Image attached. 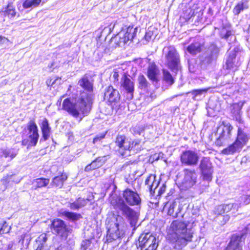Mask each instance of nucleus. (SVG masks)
<instances>
[{
	"instance_id": "nucleus-23",
	"label": "nucleus",
	"mask_w": 250,
	"mask_h": 250,
	"mask_svg": "<svg viewBox=\"0 0 250 250\" xmlns=\"http://www.w3.org/2000/svg\"><path fill=\"white\" fill-rule=\"evenodd\" d=\"M243 104V103L240 102L233 104L230 107L232 117L239 122L241 121V112Z\"/></svg>"
},
{
	"instance_id": "nucleus-10",
	"label": "nucleus",
	"mask_w": 250,
	"mask_h": 250,
	"mask_svg": "<svg viewBox=\"0 0 250 250\" xmlns=\"http://www.w3.org/2000/svg\"><path fill=\"white\" fill-rule=\"evenodd\" d=\"M203 179L208 182L212 178L213 167L212 163L208 157H203L201 160L199 167Z\"/></svg>"
},
{
	"instance_id": "nucleus-60",
	"label": "nucleus",
	"mask_w": 250,
	"mask_h": 250,
	"mask_svg": "<svg viewBox=\"0 0 250 250\" xmlns=\"http://www.w3.org/2000/svg\"><path fill=\"white\" fill-rule=\"evenodd\" d=\"M248 30V32L249 33H250V25L249 26Z\"/></svg>"
},
{
	"instance_id": "nucleus-57",
	"label": "nucleus",
	"mask_w": 250,
	"mask_h": 250,
	"mask_svg": "<svg viewBox=\"0 0 250 250\" xmlns=\"http://www.w3.org/2000/svg\"><path fill=\"white\" fill-rule=\"evenodd\" d=\"M56 250H72V249L68 246H60Z\"/></svg>"
},
{
	"instance_id": "nucleus-45",
	"label": "nucleus",
	"mask_w": 250,
	"mask_h": 250,
	"mask_svg": "<svg viewBox=\"0 0 250 250\" xmlns=\"http://www.w3.org/2000/svg\"><path fill=\"white\" fill-rule=\"evenodd\" d=\"M11 229V227H9L5 221L2 224H0V236L2 234L8 233Z\"/></svg>"
},
{
	"instance_id": "nucleus-29",
	"label": "nucleus",
	"mask_w": 250,
	"mask_h": 250,
	"mask_svg": "<svg viewBox=\"0 0 250 250\" xmlns=\"http://www.w3.org/2000/svg\"><path fill=\"white\" fill-rule=\"evenodd\" d=\"M248 2L247 0H242L239 2L233 9L235 15H238L241 12L249 8Z\"/></svg>"
},
{
	"instance_id": "nucleus-28",
	"label": "nucleus",
	"mask_w": 250,
	"mask_h": 250,
	"mask_svg": "<svg viewBox=\"0 0 250 250\" xmlns=\"http://www.w3.org/2000/svg\"><path fill=\"white\" fill-rule=\"evenodd\" d=\"M46 240V234L45 233L41 234L36 240V244L38 246L36 250H47Z\"/></svg>"
},
{
	"instance_id": "nucleus-52",
	"label": "nucleus",
	"mask_w": 250,
	"mask_h": 250,
	"mask_svg": "<svg viewBox=\"0 0 250 250\" xmlns=\"http://www.w3.org/2000/svg\"><path fill=\"white\" fill-rule=\"evenodd\" d=\"M77 201L78 203L80 208H81L85 206L89 200L88 199H84L83 198H79L77 200Z\"/></svg>"
},
{
	"instance_id": "nucleus-55",
	"label": "nucleus",
	"mask_w": 250,
	"mask_h": 250,
	"mask_svg": "<svg viewBox=\"0 0 250 250\" xmlns=\"http://www.w3.org/2000/svg\"><path fill=\"white\" fill-rule=\"evenodd\" d=\"M104 137H105V134L97 136L93 139V143L94 144H95L97 142L100 141L102 139H104Z\"/></svg>"
},
{
	"instance_id": "nucleus-39",
	"label": "nucleus",
	"mask_w": 250,
	"mask_h": 250,
	"mask_svg": "<svg viewBox=\"0 0 250 250\" xmlns=\"http://www.w3.org/2000/svg\"><path fill=\"white\" fill-rule=\"evenodd\" d=\"M157 31L154 27H149L146 32V34L144 37L145 40L146 42L150 41L152 39H155V32Z\"/></svg>"
},
{
	"instance_id": "nucleus-58",
	"label": "nucleus",
	"mask_w": 250,
	"mask_h": 250,
	"mask_svg": "<svg viewBox=\"0 0 250 250\" xmlns=\"http://www.w3.org/2000/svg\"><path fill=\"white\" fill-rule=\"evenodd\" d=\"M119 77V74L118 72L114 71L113 74V78L114 79V82L118 81V78Z\"/></svg>"
},
{
	"instance_id": "nucleus-41",
	"label": "nucleus",
	"mask_w": 250,
	"mask_h": 250,
	"mask_svg": "<svg viewBox=\"0 0 250 250\" xmlns=\"http://www.w3.org/2000/svg\"><path fill=\"white\" fill-rule=\"evenodd\" d=\"M220 37L222 38L225 39L226 40H228L229 38L230 37V39H233L235 40V37L234 36L232 35V32L230 30L227 29L225 28H223L220 31Z\"/></svg>"
},
{
	"instance_id": "nucleus-5",
	"label": "nucleus",
	"mask_w": 250,
	"mask_h": 250,
	"mask_svg": "<svg viewBox=\"0 0 250 250\" xmlns=\"http://www.w3.org/2000/svg\"><path fill=\"white\" fill-rule=\"evenodd\" d=\"M22 145L35 146L39 138L38 126L34 120H30L26 125L22 135Z\"/></svg>"
},
{
	"instance_id": "nucleus-43",
	"label": "nucleus",
	"mask_w": 250,
	"mask_h": 250,
	"mask_svg": "<svg viewBox=\"0 0 250 250\" xmlns=\"http://www.w3.org/2000/svg\"><path fill=\"white\" fill-rule=\"evenodd\" d=\"M208 51L210 52L209 55L215 60L217 58L219 50L215 44H212L208 47Z\"/></svg>"
},
{
	"instance_id": "nucleus-17",
	"label": "nucleus",
	"mask_w": 250,
	"mask_h": 250,
	"mask_svg": "<svg viewBox=\"0 0 250 250\" xmlns=\"http://www.w3.org/2000/svg\"><path fill=\"white\" fill-rule=\"evenodd\" d=\"M104 98L110 104L117 103L120 100V94L118 90L109 86L104 90Z\"/></svg>"
},
{
	"instance_id": "nucleus-33",
	"label": "nucleus",
	"mask_w": 250,
	"mask_h": 250,
	"mask_svg": "<svg viewBox=\"0 0 250 250\" xmlns=\"http://www.w3.org/2000/svg\"><path fill=\"white\" fill-rule=\"evenodd\" d=\"M62 216L67 218L68 220L75 221L82 218V215L77 213L69 212L67 211H62L61 212Z\"/></svg>"
},
{
	"instance_id": "nucleus-2",
	"label": "nucleus",
	"mask_w": 250,
	"mask_h": 250,
	"mask_svg": "<svg viewBox=\"0 0 250 250\" xmlns=\"http://www.w3.org/2000/svg\"><path fill=\"white\" fill-rule=\"evenodd\" d=\"M91 95L81 93L80 99L75 103L71 102L69 99H65L62 103V109L77 118L80 113L84 115L87 114L91 109Z\"/></svg>"
},
{
	"instance_id": "nucleus-26",
	"label": "nucleus",
	"mask_w": 250,
	"mask_h": 250,
	"mask_svg": "<svg viewBox=\"0 0 250 250\" xmlns=\"http://www.w3.org/2000/svg\"><path fill=\"white\" fill-rule=\"evenodd\" d=\"M121 31L125 34L126 40L128 41H132L136 36L138 31V28L137 27H134L133 26H129Z\"/></svg>"
},
{
	"instance_id": "nucleus-38",
	"label": "nucleus",
	"mask_w": 250,
	"mask_h": 250,
	"mask_svg": "<svg viewBox=\"0 0 250 250\" xmlns=\"http://www.w3.org/2000/svg\"><path fill=\"white\" fill-rule=\"evenodd\" d=\"M236 55L234 52H231L226 62V68L230 69L234 67Z\"/></svg>"
},
{
	"instance_id": "nucleus-13",
	"label": "nucleus",
	"mask_w": 250,
	"mask_h": 250,
	"mask_svg": "<svg viewBox=\"0 0 250 250\" xmlns=\"http://www.w3.org/2000/svg\"><path fill=\"white\" fill-rule=\"evenodd\" d=\"M233 127L230 125L224 126L222 128L219 127L218 129V137L216 139L215 144L218 146H223L227 143L231 137V131Z\"/></svg>"
},
{
	"instance_id": "nucleus-32",
	"label": "nucleus",
	"mask_w": 250,
	"mask_h": 250,
	"mask_svg": "<svg viewBox=\"0 0 250 250\" xmlns=\"http://www.w3.org/2000/svg\"><path fill=\"white\" fill-rule=\"evenodd\" d=\"M115 43L119 46H122L126 44L128 41L126 40L125 35L121 31L113 39Z\"/></svg>"
},
{
	"instance_id": "nucleus-42",
	"label": "nucleus",
	"mask_w": 250,
	"mask_h": 250,
	"mask_svg": "<svg viewBox=\"0 0 250 250\" xmlns=\"http://www.w3.org/2000/svg\"><path fill=\"white\" fill-rule=\"evenodd\" d=\"M42 0H26L23 3L24 8L36 7L41 2Z\"/></svg>"
},
{
	"instance_id": "nucleus-35",
	"label": "nucleus",
	"mask_w": 250,
	"mask_h": 250,
	"mask_svg": "<svg viewBox=\"0 0 250 250\" xmlns=\"http://www.w3.org/2000/svg\"><path fill=\"white\" fill-rule=\"evenodd\" d=\"M49 183V179L43 178H38L34 180L33 184L37 188H41L46 187Z\"/></svg>"
},
{
	"instance_id": "nucleus-21",
	"label": "nucleus",
	"mask_w": 250,
	"mask_h": 250,
	"mask_svg": "<svg viewBox=\"0 0 250 250\" xmlns=\"http://www.w3.org/2000/svg\"><path fill=\"white\" fill-rule=\"evenodd\" d=\"M40 127L42 133V138L44 141H46L49 139L51 133V128L49 126L47 119L44 118L42 120Z\"/></svg>"
},
{
	"instance_id": "nucleus-24",
	"label": "nucleus",
	"mask_w": 250,
	"mask_h": 250,
	"mask_svg": "<svg viewBox=\"0 0 250 250\" xmlns=\"http://www.w3.org/2000/svg\"><path fill=\"white\" fill-rule=\"evenodd\" d=\"M0 14L7 16L9 18H13L16 14L15 8L12 3H9L6 7L2 8L0 11Z\"/></svg>"
},
{
	"instance_id": "nucleus-31",
	"label": "nucleus",
	"mask_w": 250,
	"mask_h": 250,
	"mask_svg": "<svg viewBox=\"0 0 250 250\" xmlns=\"http://www.w3.org/2000/svg\"><path fill=\"white\" fill-rule=\"evenodd\" d=\"M67 176L66 174H62L60 176H58L54 177L52 183V184L59 188H61L63 185V183L66 180Z\"/></svg>"
},
{
	"instance_id": "nucleus-7",
	"label": "nucleus",
	"mask_w": 250,
	"mask_h": 250,
	"mask_svg": "<svg viewBox=\"0 0 250 250\" xmlns=\"http://www.w3.org/2000/svg\"><path fill=\"white\" fill-rule=\"evenodd\" d=\"M248 137L246 133L239 128L237 132V137L235 141L228 147L222 150V154L225 155H231L235 152H239L243 147L246 145L248 141Z\"/></svg>"
},
{
	"instance_id": "nucleus-8",
	"label": "nucleus",
	"mask_w": 250,
	"mask_h": 250,
	"mask_svg": "<svg viewBox=\"0 0 250 250\" xmlns=\"http://www.w3.org/2000/svg\"><path fill=\"white\" fill-rule=\"evenodd\" d=\"M116 145L119 147L118 151L123 156L125 155V151L130 150L136 146L139 145L140 141L137 140L131 142L124 135H118L116 139Z\"/></svg>"
},
{
	"instance_id": "nucleus-59",
	"label": "nucleus",
	"mask_w": 250,
	"mask_h": 250,
	"mask_svg": "<svg viewBox=\"0 0 250 250\" xmlns=\"http://www.w3.org/2000/svg\"><path fill=\"white\" fill-rule=\"evenodd\" d=\"M9 83V80L7 79H4L2 80L0 83V86H3L6 85Z\"/></svg>"
},
{
	"instance_id": "nucleus-1",
	"label": "nucleus",
	"mask_w": 250,
	"mask_h": 250,
	"mask_svg": "<svg viewBox=\"0 0 250 250\" xmlns=\"http://www.w3.org/2000/svg\"><path fill=\"white\" fill-rule=\"evenodd\" d=\"M171 228L173 233L169 234L168 238L174 244V247L176 249H182L188 242L191 241L192 232L191 230H188L185 223L177 221H174L171 225Z\"/></svg>"
},
{
	"instance_id": "nucleus-18",
	"label": "nucleus",
	"mask_w": 250,
	"mask_h": 250,
	"mask_svg": "<svg viewBox=\"0 0 250 250\" xmlns=\"http://www.w3.org/2000/svg\"><path fill=\"white\" fill-rule=\"evenodd\" d=\"M78 84L83 87L86 92H83L82 93H85L86 95H91L92 101L93 99L92 94L93 83L90 81L88 76H83L79 81Z\"/></svg>"
},
{
	"instance_id": "nucleus-51",
	"label": "nucleus",
	"mask_w": 250,
	"mask_h": 250,
	"mask_svg": "<svg viewBox=\"0 0 250 250\" xmlns=\"http://www.w3.org/2000/svg\"><path fill=\"white\" fill-rule=\"evenodd\" d=\"M241 202L244 205H248L250 203V195H243L241 197Z\"/></svg>"
},
{
	"instance_id": "nucleus-4",
	"label": "nucleus",
	"mask_w": 250,
	"mask_h": 250,
	"mask_svg": "<svg viewBox=\"0 0 250 250\" xmlns=\"http://www.w3.org/2000/svg\"><path fill=\"white\" fill-rule=\"evenodd\" d=\"M110 201L114 208L121 211L122 215L127 219L130 226L135 229L138 220V213L129 207L121 197L114 195L111 197Z\"/></svg>"
},
{
	"instance_id": "nucleus-11",
	"label": "nucleus",
	"mask_w": 250,
	"mask_h": 250,
	"mask_svg": "<svg viewBox=\"0 0 250 250\" xmlns=\"http://www.w3.org/2000/svg\"><path fill=\"white\" fill-rule=\"evenodd\" d=\"M184 173V178L181 183V189L186 190L195 185L197 176L194 169H185Z\"/></svg>"
},
{
	"instance_id": "nucleus-12",
	"label": "nucleus",
	"mask_w": 250,
	"mask_h": 250,
	"mask_svg": "<svg viewBox=\"0 0 250 250\" xmlns=\"http://www.w3.org/2000/svg\"><path fill=\"white\" fill-rule=\"evenodd\" d=\"M199 157L198 153L193 150H186L181 155L182 164L186 166H196L199 161Z\"/></svg>"
},
{
	"instance_id": "nucleus-44",
	"label": "nucleus",
	"mask_w": 250,
	"mask_h": 250,
	"mask_svg": "<svg viewBox=\"0 0 250 250\" xmlns=\"http://www.w3.org/2000/svg\"><path fill=\"white\" fill-rule=\"evenodd\" d=\"M139 88L141 89L146 88L147 87L148 82L143 75H140L138 77Z\"/></svg>"
},
{
	"instance_id": "nucleus-20",
	"label": "nucleus",
	"mask_w": 250,
	"mask_h": 250,
	"mask_svg": "<svg viewBox=\"0 0 250 250\" xmlns=\"http://www.w3.org/2000/svg\"><path fill=\"white\" fill-rule=\"evenodd\" d=\"M106 157L105 156L99 157L93 161L90 164L87 165L84 169L86 172H88L102 167L106 161Z\"/></svg>"
},
{
	"instance_id": "nucleus-3",
	"label": "nucleus",
	"mask_w": 250,
	"mask_h": 250,
	"mask_svg": "<svg viewBox=\"0 0 250 250\" xmlns=\"http://www.w3.org/2000/svg\"><path fill=\"white\" fill-rule=\"evenodd\" d=\"M125 220L121 215L111 214L106 220L107 241L111 242L122 237L125 233Z\"/></svg>"
},
{
	"instance_id": "nucleus-62",
	"label": "nucleus",
	"mask_w": 250,
	"mask_h": 250,
	"mask_svg": "<svg viewBox=\"0 0 250 250\" xmlns=\"http://www.w3.org/2000/svg\"><path fill=\"white\" fill-rule=\"evenodd\" d=\"M62 97H61V98H60V100L61 101V100H62Z\"/></svg>"
},
{
	"instance_id": "nucleus-37",
	"label": "nucleus",
	"mask_w": 250,
	"mask_h": 250,
	"mask_svg": "<svg viewBox=\"0 0 250 250\" xmlns=\"http://www.w3.org/2000/svg\"><path fill=\"white\" fill-rule=\"evenodd\" d=\"M163 73V80L168 85H171L174 83V80L170 72L167 70L164 69Z\"/></svg>"
},
{
	"instance_id": "nucleus-27",
	"label": "nucleus",
	"mask_w": 250,
	"mask_h": 250,
	"mask_svg": "<svg viewBox=\"0 0 250 250\" xmlns=\"http://www.w3.org/2000/svg\"><path fill=\"white\" fill-rule=\"evenodd\" d=\"M18 153V149L15 148L1 149L0 150V157L4 156L7 158H10V160L14 158Z\"/></svg>"
},
{
	"instance_id": "nucleus-47",
	"label": "nucleus",
	"mask_w": 250,
	"mask_h": 250,
	"mask_svg": "<svg viewBox=\"0 0 250 250\" xmlns=\"http://www.w3.org/2000/svg\"><path fill=\"white\" fill-rule=\"evenodd\" d=\"M156 178V176L154 175H150L146 180L145 184L147 186V188L150 190V185H152L153 182H154L155 179Z\"/></svg>"
},
{
	"instance_id": "nucleus-50",
	"label": "nucleus",
	"mask_w": 250,
	"mask_h": 250,
	"mask_svg": "<svg viewBox=\"0 0 250 250\" xmlns=\"http://www.w3.org/2000/svg\"><path fill=\"white\" fill-rule=\"evenodd\" d=\"M214 60L212 57L209 55V54H207L206 55L204 59L202 60V62L204 64H209Z\"/></svg>"
},
{
	"instance_id": "nucleus-19",
	"label": "nucleus",
	"mask_w": 250,
	"mask_h": 250,
	"mask_svg": "<svg viewBox=\"0 0 250 250\" xmlns=\"http://www.w3.org/2000/svg\"><path fill=\"white\" fill-rule=\"evenodd\" d=\"M243 243L242 236L233 235L227 247V250H242Z\"/></svg>"
},
{
	"instance_id": "nucleus-9",
	"label": "nucleus",
	"mask_w": 250,
	"mask_h": 250,
	"mask_svg": "<svg viewBox=\"0 0 250 250\" xmlns=\"http://www.w3.org/2000/svg\"><path fill=\"white\" fill-rule=\"evenodd\" d=\"M138 241V246L142 250H156L158 247L155 237L149 233L142 234Z\"/></svg>"
},
{
	"instance_id": "nucleus-25",
	"label": "nucleus",
	"mask_w": 250,
	"mask_h": 250,
	"mask_svg": "<svg viewBox=\"0 0 250 250\" xmlns=\"http://www.w3.org/2000/svg\"><path fill=\"white\" fill-rule=\"evenodd\" d=\"M181 210V207L176 202L168 204V209L167 214L169 215L176 218L178 216L179 213Z\"/></svg>"
},
{
	"instance_id": "nucleus-53",
	"label": "nucleus",
	"mask_w": 250,
	"mask_h": 250,
	"mask_svg": "<svg viewBox=\"0 0 250 250\" xmlns=\"http://www.w3.org/2000/svg\"><path fill=\"white\" fill-rule=\"evenodd\" d=\"M68 207L73 210H78L80 208L77 201H75L73 203H70Z\"/></svg>"
},
{
	"instance_id": "nucleus-48",
	"label": "nucleus",
	"mask_w": 250,
	"mask_h": 250,
	"mask_svg": "<svg viewBox=\"0 0 250 250\" xmlns=\"http://www.w3.org/2000/svg\"><path fill=\"white\" fill-rule=\"evenodd\" d=\"M91 242L89 240H85L82 241L80 250H86L90 246Z\"/></svg>"
},
{
	"instance_id": "nucleus-15",
	"label": "nucleus",
	"mask_w": 250,
	"mask_h": 250,
	"mask_svg": "<svg viewBox=\"0 0 250 250\" xmlns=\"http://www.w3.org/2000/svg\"><path fill=\"white\" fill-rule=\"evenodd\" d=\"M121 86L127 92L129 95L128 99H132L134 90V84L130 79V76L123 73L121 80Z\"/></svg>"
},
{
	"instance_id": "nucleus-46",
	"label": "nucleus",
	"mask_w": 250,
	"mask_h": 250,
	"mask_svg": "<svg viewBox=\"0 0 250 250\" xmlns=\"http://www.w3.org/2000/svg\"><path fill=\"white\" fill-rule=\"evenodd\" d=\"M208 89H195L193 90L190 93L193 95V99L195 100L196 98L198 96L202 95L203 93L207 92Z\"/></svg>"
},
{
	"instance_id": "nucleus-6",
	"label": "nucleus",
	"mask_w": 250,
	"mask_h": 250,
	"mask_svg": "<svg viewBox=\"0 0 250 250\" xmlns=\"http://www.w3.org/2000/svg\"><path fill=\"white\" fill-rule=\"evenodd\" d=\"M163 53L168 67L172 70H178L180 67V56L173 46L165 47Z\"/></svg>"
},
{
	"instance_id": "nucleus-49",
	"label": "nucleus",
	"mask_w": 250,
	"mask_h": 250,
	"mask_svg": "<svg viewBox=\"0 0 250 250\" xmlns=\"http://www.w3.org/2000/svg\"><path fill=\"white\" fill-rule=\"evenodd\" d=\"M215 212L216 214H219V215L225 213V212L224 204L217 206L215 208Z\"/></svg>"
},
{
	"instance_id": "nucleus-54",
	"label": "nucleus",
	"mask_w": 250,
	"mask_h": 250,
	"mask_svg": "<svg viewBox=\"0 0 250 250\" xmlns=\"http://www.w3.org/2000/svg\"><path fill=\"white\" fill-rule=\"evenodd\" d=\"M159 182L156 180V178L154 180V182H153L152 185H150V192L151 193H154L155 190L158 187L159 185Z\"/></svg>"
},
{
	"instance_id": "nucleus-36",
	"label": "nucleus",
	"mask_w": 250,
	"mask_h": 250,
	"mask_svg": "<svg viewBox=\"0 0 250 250\" xmlns=\"http://www.w3.org/2000/svg\"><path fill=\"white\" fill-rule=\"evenodd\" d=\"M225 212L227 213L230 211L232 212H236L239 208L241 207V203H230L228 204H224Z\"/></svg>"
},
{
	"instance_id": "nucleus-30",
	"label": "nucleus",
	"mask_w": 250,
	"mask_h": 250,
	"mask_svg": "<svg viewBox=\"0 0 250 250\" xmlns=\"http://www.w3.org/2000/svg\"><path fill=\"white\" fill-rule=\"evenodd\" d=\"M202 43L199 41H195L187 47V51L192 55H195L201 51Z\"/></svg>"
},
{
	"instance_id": "nucleus-14",
	"label": "nucleus",
	"mask_w": 250,
	"mask_h": 250,
	"mask_svg": "<svg viewBox=\"0 0 250 250\" xmlns=\"http://www.w3.org/2000/svg\"><path fill=\"white\" fill-rule=\"evenodd\" d=\"M52 229L62 237H67L71 229L67 228L64 222L60 219H55L52 222Z\"/></svg>"
},
{
	"instance_id": "nucleus-22",
	"label": "nucleus",
	"mask_w": 250,
	"mask_h": 250,
	"mask_svg": "<svg viewBox=\"0 0 250 250\" xmlns=\"http://www.w3.org/2000/svg\"><path fill=\"white\" fill-rule=\"evenodd\" d=\"M159 70L155 64H150L147 69V77L153 82L157 83L159 81Z\"/></svg>"
},
{
	"instance_id": "nucleus-40",
	"label": "nucleus",
	"mask_w": 250,
	"mask_h": 250,
	"mask_svg": "<svg viewBox=\"0 0 250 250\" xmlns=\"http://www.w3.org/2000/svg\"><path fill=\"white\" fill-rule=\"evenodd\" d=\"M21 179L22 177L21 176H19L16 174L7 175L5 177V180L7 183L12 182L15 184H18L20 182Z\"/></svg>"
},
{
	"instance_id": "nucleus-56",
	"label": "nucleus",
	"mask_w": 250,
	"mask_h": 250,
	"mask_svg": "<svg viewBox=\"0 0 250 250\" xmlns=\"http://www.w3.org/2000/svg\"><path fill=\"white\" fill-rule=\"evenodd\" d=\"M9 40L5 37L0 36V46L3 44H8Z\"/></svg>"
},
{
	"instance_id": "nucleus-34",
	"label": "nucleus",
	"mask_w": 250,
	"mask_h": 250,
	"mask_svg": "<svg viewBox=\"0 0 250 250\" xmlns=\"http://www.w3.org/2000/svg\"><path fill=\"white\" fill-rule=\"evenodd\" d=\"M45 83L48 87H55L57 85L61 84L62 79L58 76H53L48 78Z\"/></svg>"
},
{
	"instance_id": "nucleus-16",
	"label": "nucleus",
	"mask_w": 250,
	"mask_h": 250,
	"mask_svg": "<svg viewBox=\"0 0 250 250\" xmlns=\"http://www.w3.org/2000/svg\"><path fill=\"white\" fill-rule=\"evenodd\" d=\"M123 196L126 202L131 206L138 205L141 201L137 192L129 188L124 191Z\"/></svg>"
},
{
	"instance_id": "nucleus-61",
	"label": "nucleus",
	"mask_w": 250,
	"mask_h": 250,
	"mask_svg": "<svg viewBox=\"0 0 250 250\" xmlns=\"http://www.w3.org/2000/svg\"><path fill=\"white\" fill-rule=\"evenodd\" d=\"M248 114H249V117L250 118V110L248 112Z\"/></svg>"
}]
</instances>
